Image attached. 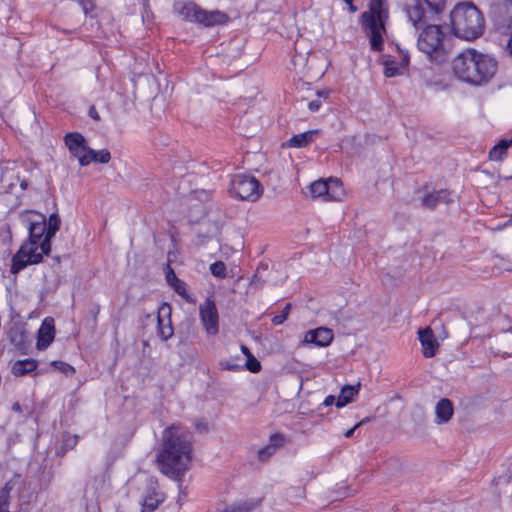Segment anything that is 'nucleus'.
I'll return each mask as SVG.
<instances>
[{
    "instance_id": "nucleus-9",
    "label": "nucleus",
    "mask_w": 512,
    "mask_h": 512,
    "mask_svg": "<svg viewBox=\"0 0 512 512\" xmlns=\"http://www.w3.org/2000/svg\"><path fill=\"white\" fill-rule=\"evenodd\" d=\"M43 255L46 254L40 249V244L27 243L22 245L12 258L11 272L18 273L28 265L40 263Z\"/></svg>"
},
{
    "instance_id": "nucleus-31",
    "label": "nucleus",
    "mask_w": 512,
    "mask_h": 512,
    "mask_svg": "<svg viewBox=\"0 0 512 512\" xmlns=\"http://www.w3.org/2000/svg\"><path fill=\"white\" fill-rule=\"evenodd\" d=\"M285 444V437L281 433H275L270 436L269 446L273 447L274 450L277 451L278 448L282 447Z\"/></svg>"
},
{
    "instance_id": "nucleus-27",
    "label": "nucleus",
    "mask_w": 512,
    "mask_h": 512,
    "mask_svg": "<svg viewBox=\"0 0 512 512\" xmlns=\"http://www.w3.org/2000/svg\"><path fill=\"white\" fill-rule=\"evenodd\" d=\"M51 365L57 369L58 371L62 372L66 376H72L75 373V369L70 364L63 362V361H53Z\"/></svg>"
},
{
    "instance_id": "nucleus-21",
    "label": "nucleus",
    "mask_w": 512,
    "mask_h": 512,
    "mask_svg": "<svg viewBox=\"0 0 512 512\" xmlns=\"http://www.w3.org/2000/svg\"><path fill=\"white\" fill-rule=\"evenodd\" d=\"M37 365L38 363L35 359L18 360L12 365V373L16 377H21L36 370Z\"/></svg>"
},
{
    "instance_id": "nucleus-13",
    "label": "nucleus",
    "mask_w": 512,
    "mask_h": 512,
    "mask_svg": "<svg viewBox=\"0 0 512 512\" xmlns=\"http://www.w3.org/2000/svg\"><path fill=\"white\" fill-rule=\"evenodd\" d=\"M170 304L164 302L158 308L157 313V335L162 341H167L174 335V329L171 322Z\"/></svg>"
},
{
    "instance_id": "nucleus-49",
    "label": "nucleus",
    "mask_w": 512,
    "mask_h": 512,
    "mask_svg": "<svg viewBox=\"0 0 512 512\" xmlns=\"http://www.w3.org/2000/svg\"><path fill=\"white\" fill-rule=\"evenodd\" d=\"M317 95L319 98H327L329 95V91L328 90L318 91Z\"/></svg>"
},
{
    "instance_id": "nucleus-45",
    "label": "nucleus",
    "mask_w": 512,
    "mask_h": 512,
    "mask_svg": "<svg viewBox=\"0 0 512 512\" xmlns=\"http://www.w3.org/2000/svg\"><path fill=\"white\" fill-rule=\"evenodd\" d=\"M497 145H499V148L502 150L507 151L508 147L511 146L512 143L509 142V139H502Z\"/></svg>"
},
{
    "instance_id": "nucleus-48",
    "label": "nucleus",
    "mask_w": 512,
    "mask_h": 512,
    "mask_svg": "<svg viewBox=\"0 0 512 512\" xmlns=\"http://www.w3.org/2000/svg\"><path fill=\"white\" fill-rule=\"evenodd\" d=\"M240 349H241L242 353H243L247 358H250V356H251V354H252V353H251V351L249 350V348H248L247 346H245V345H241Z\"/></svg>"
},
{
    "instance_id": "nucleus-52",
    "label": "nucleus",
    "mask_w": 512,
    "mask_h": 512,
    "mask_svg": "<svg viewBox=\"0 0 512 512\" xmlns=\"http://www.w3.org/2000/svg\"><path fill=\"white\" fill-rule=\"evenodd\" d=\"M10 340H11L12 343L16 342V337L14 336V331L13 330L10 332Z\"/></svg>"
},
{
    "instance_id": "nucleus-12",
    "label": "nucleus",
    "mask_w": 512,
    "mask_h": 512,
    "mask_svg": "<svg viewBox=\"0 0 512 512\" xmlns=\"http://www.w3.org/2000/svg\"><path fill=\"white\" fill-rule=\"evenodd\" d=\"M65 144L70 153L78 159L81 166L88 165L89 147L85 138L78 132H70L65 135Z\"/></svg>"
},
{
    "instance_id": "nucleus-46",
    "label": "nucleus",
    "mask_w": 512,
    "mask_h": 512,
    "mask_svg": "<svg viewBox=\"0 0 512 512\" xmlns=\"http://www.w3.org/2000/svg\"><path fill=\"white\" fill-rule=\"evenodd\" d=\"M268 266L266 264H261L256 271L255 277L261 278L262 277V270H267Z\"/></svg>"
},
{
    "instance_id": "nucleus-44",
    "label": "nucleus",
    "mask_w": 512,
    "mask_h": 512,
    "mask_svg": "<svg viewBox=\"0 0 512 512\" xmlns=\"http://www.w3.org/2000/svg\"><path fill=\"white\" fill-rule=\"evenodd\" d=\"M89 116H90L92 119L96 120V121H99V120H100L99 113L97 112V110H96L95 106H91V107L89 108Z\"/></svg>"
},
{
    "instance_id": "nucleus-1",
    "label": "nucleus",
    "mask_w": 512,
    "mask_h": 512,
    "mask_svg": "<svg viewBox=\"0 0 512 512\" xmlns=\"http://www.w3.org/2000/svg\"><path fill=\"white\" fill-rule=\"evenodd\" d=\"M192 441L189 434L179 433L172 428L166 431L162 449L157 456L160 471L181 481L192 461Z\"/></svg>"
},
{
    "instance_id": "nucleus-59",
    "label": "nucleus",
    "mask_w": 512,
    "mask_h": 512,
    "mask_svg": "<svg viewBox=\"0 0 512 512\" xmlns=\"http://www.w3.org/2000/svg\"><path fill=\"white\" fill-rule=\"evenodd\" d=\"M509 142L512 143V137L509 139Z\"/></svg>"
},
{
    "instance_id": "nucleus-28",
    "label": "nucleus",
    "mask_w": 512,
    "mask_h": 512,
    "mask_svg": "<svg viewBox=\"0 0 512 512\" xmlns=\"http://www.w3.org/2000/svg\"><path fill=\"white\" fill-rule=\"evenodd\" d=\"M173 290L186 301H191L187 291V285L181 279L171 286Z\"/></svg>"
},
{
    "instance_id": "nucleus-18",
    "label": "nucleus",
    "mask_w": 512,
    "mask_h": 512,
    "mask_svg": "<svg viewBox=\"0 0 512 512\" xmlns=\"http://www.w3.org/2000/svg\"><path fill=\"white\" fill-rule=\"evenodd\" d=\"M419 340L422 345L423 355L426 358L433 357L436 354L438 348V342L434 338L433 331L431 328L420 329Z\"/></svg>"
},
{
    "instance_id": "nucleus-15",
    "label": "nucleus",
    "mask_w": 512,
    "mask_h": 512,
    "mask_svg": "<svg viewBox=\"0 0 512 512\" xmlns=\"http://www.w3.org/2000/svg\"><path fill=\"white\" fill-rule=\"evenodd\" d=\"M333 331L326 327H319L315 330H309L305 334L304 341L312 343L319 347L328 346L333 340Z\"/></svg>"
},
{
    "instance_id": "nucleus-35",
    "label": "nucleus",
    "mask_w": 512,
    "mask_h": 512,
    "mask_svg": "<svg viewBox=\"0 0 512 512\" xmlns=\"http://www.w3.org/2000/svg\"><path fill=\"white\" fill-rule=\"evenodd\" d=\"M247 370L252 373H257L261 370L260 362L251 354L250 358H247V362L245 364Z\"/></svg>"
},
{
    "instance_id": "nucleus-14",
    "label": "nucleus",
    "mask_w": 512,
    "mask_h": 512,
    "mask_svg": "<svg viewBox=\"0 0 512 512\" xmlns=\"http://www.w3.org/2000/svg\"><path fill=\"white\" fill-rule=\"evenodd\" d=\"M55 337L54 319L46 317L38 330L37 334V348L45 350L50 346Z\"/></svg>"
},
{
    "instance_id": "nucleus-10",
    "label": "nucleus",
    "mask_w": 512,
    "mask_h": 512,
    "mask_svg": "<svg viewBox=\"0 0 512 512\" xmlns=\"http://www.w3.org/2000/svg\"><path fill=\"white\" fill-rule=\"evenodd\" d=\"M201 324L209 337L219 333V314L215 301L208 297L199 307Z\"/></svg>"
},
{
    "instance_id": "nucleus-50",
    "label": "nucleus",
    "mask_w": 512,
    "mask_h": 512,
    "mask_svg": "<svg viewBox=\"0 0 512 512\" xmlns=\"http://www.w3.org/2000/svg\"><path fill=\"white\" fill-rule=\"evenodd\" d=\"M346 4L349 6V11L352 12V13H355L358 10L357 6H355L353 4V2L346 3Z\"/></svg>"
},
{
    "instance_id": "nucleus-51",
    "label": "nucleus",
    "mask_w": 512,
    "mask_h": 512,
    "mask_svg": "<svg viewBox=\"0 0 512 512\" xmlns=\"http://www.w3.org/2000/svg\"><path fill=\"white\" fill-rule=\"evenodd\" d=\"M507 50H508L510 56L512 57V36H511V39L509 40V42L507 44Z\"/></svg>"
},
{
    "instance_id": "nucleus-2",
    "label": "nucleus",
    "mask_w": 512,
    "mask_h": 512,
    "mask_svg": "<svg viewBox=\"0 0 512 512\" xmlns=\"http://www.w3.org/2000/svg\"><path fill=\"white\" fill-rule=\"evenodd\" d=\"M451 67L455 77L460 81L482 86L496 75L498 63L493 56L468 48L453 59Z\"/></svg>"
},
{
    "instance_id": "nucleus-37",
    "label": "nucleus",
    "mask_w": 512,
    "mask_h": 512,
    "mask_svg": "<svg viewBox=\"0 0 512 512\" xmlns=\"http://www.w3.org/2000/svg\"><path fill=\"white\" fill-rule=\"evenodd\" d=\"M506 154V150L499 148V145H495L489 152V158L493 161H501Z\"/></svg>"
},
{
    "instance_id": "nucleus-4",
    "label": "nucleus",
    "mask_w": 512,
    "mask_h": 512,
    "mask_svg": "<svg viewBox=\"0 0 512 512\" xmlns=\"http://www.w3.org/2000/svg\"><path fill=\"white\" fill-rule=\"evenodd\" d=\"M417 47L426 54L431 69L445 74L448 50L445 47V33L441 25H426L418 36Z\"/></svg>"
},
{
    "instance_id": "nucleus-42",
    "label": "nucleus",
    "mask_w": 512,
    "mask_h": 512,
    "mask_svg": "<svg viewBox=\"0 0 512 512\" xmlns=\"http://www.w3.org/2000/svg\"><path fill=\"white\" fill-rule=\"evenodd\" d=\"M364 422H365V420H361L360 422H358L354 427H352L351 429L347 430V431L345 432L344 436H345L346 438H350V437H352V436H353V434H354V432H355V430H356L357 428H359L361 425H363V424H364Z\"/></svg>"
},
{
    "instance_id": "nucleus-53",
    "label": "nucleus",
    "mask_w": 512,
    "mask_h": 512,
    "mask_svg": "<svg viewBox=\"0 0 512 512\" xmlns=\"http://www.w3.org/2000/svg\"><path fill=\"white\" fill-rule=\"evenodd\" d=\"M13 410H15V411H20V410H21L20 405H19L18 403H15V404L13 405Z\"/></svg>"
},
{
    "instance_id": "nucleus-23",
    "label": "nucleus",
    "mask_w": 512,
    "mask_h": 512,
    "mask_svg": "<svg viewBox=\"0 0 512 512\" xmlns=\"http://www.w3.org/2000/svg\"><path fill=\"white\" fill-rule=\"evenodd\" d=\"M88 153V164H90L91 162L106 164L111 160V154L107 149L96 151L90 148Z\"/></svg>"
},
{
    "instance_id": "nucleus-6",
    "label": "nucleus",
    "mask_w": 512,
    "mask_h": 512,
    "mask_svg": "<svg viewBox=\"0 0 512 512\" xmlns=\"http://www.w3.org/2000/svg\"><path fill=\"white\" fill-rule=\"evenodd\" d=\"M229 192L234 198L253 202L259 199L263 190L254 176L240 173L232 177Z\"/></svg>"
},
{
    "instance_id": "nucleus-24",
    "label": "nucleus",
    "mask_w": 512,
    "mask_h": 512,
    "mask_svg": "<svg viewBox=\"0 0 512 512\" xmlns=\"http://www.w3.org/2000/svg\"><path fill=\"white\" fill-rule=\"evenodd\" d=\"M436 422L446 423L448 422V398H442L435 407Z\"/></svg>"
},
{
    "instance_id": "nucleus-34",
    "label": "nucleus",
    "mask_w": 512,
    "mask_h": 512,
    "mask_svg": "<svg viewBox=\"0 0 512 512\" xmlns=\"http://www.w3.org/2000/svg\"><path fill=\"white\" fill-rule=\"evenodd\" d=\"M63 448L65 451L73 449L77 443H78V436L77 435H71V434H64L63 435Z\"/></svg>"
},
{
    "instance_id": "nucleus-11",
    "label": "nucleus",
    "mask_w": 512,
    "mask_h": 512,
    "mask_svg": "<svg viewBox=\"0 0 512 512\" xmlns=\"http://www.w3.org/2000/svg\"><path fill=\"white\" fill-rule=\"evenodd\" d=\"M309 189L314 198L323 197L325 200L339 201L344 195L342 184L338 179L317 180L310 184Z\"/></svg>"
},
{
    "instance_id": "nucleus-43",
    "label": "nucleus",
    "mask_w": 512,
    "mask_h": 512,
    "mask_svg": "<svg viewBox=\"0 0 512 512\" xmlns=\"http://www.w3.org/2000/svg\"><path fill=\"white\" fill-rule=\"evenodd\" d=\"M409 54L408 53H405L402 55V58H401V61L399 63L400 67L402 68V70L404 71L408 65H409Z\"/></svg>"
},
{
    "instance_id": "nucleus-57",
    "label": "nucleus",
    "mask_w": 512,
    "mask_h": 512,
    "mask_svg": "<svg viewBox=\"0 0 512 512\" xmlns=\"http://www.w3.org/2000/svg\"><path fill=\"white\" fill-rule=\"evenodd\" d=\"M345 3L353 2V0H343Z\"/></svg>"
},
{
    "instance_id": "nucleus-56",
    "label": "nucleus",
    "mask_w": 512,
    "mask_h": 512,
    "mask_svg": "<svg viewBox=\"0 0 512 512\" xmlns=\"http://www.w3.org/2000/svg\"><path fill=\"white\" fill-rule=\"evenodd\" d=\"M449 415H450V418H451V417H452V415H453V408H452V406H451V405H450V412H449Z\"/></svg>"
},
{
    "instance_id": "nucleus-29",
    "label": "nucleus",
    "mask_w": 512,
    "mask_h": 512,
    "mask_svg": "<svg viewBox=\"0 0 512 512\" xmlns=\"http://www.w3.org/2000/svg\"><path fill=\"white\" fill-rule=\"evenodd\" d=\"M427 86L430 87L433 91L438 92L446 89L447 82L445 78L436 79L431 77L427 80Z\"/></svg>"
},
{
    "instance_id": "nucleus-22",
    "label": "nucleus",
    "mask_w": 512,
    "mask_h": 512,
    "mask_svg": "<svg viewBox=\"0 0 512 512\" xmlns=\"http://www.w3.org/2000/svg\"><path fill=\"white\" fill-rule=\"evenodd\" d=\"M258 504L255 500H245L230 505L223 512H251Z\"/></svg>"
},
{
    "instance_id": "nucleus-54",
    "label": "nucleus",
    "mask_w": 512,
    "mask_h": 512,
    "mask_svg": "<svg viewBox=\"0 0 512 512\" xmlns=\"http://www.w3.org/2000/svg\"><path fill=\"white\" fill-rule=\"evenodd\" d=\"M20 186H21L22 189H26L27 188V182L26 181H22Z\"/></svg>"
},
{
    "instance_id": "nucleus-30",
    "label": "nucleus",
    "mask_w": 512,
    "mask_h": 512,
    "mask_svg": "<svg viewBox=\"0 0 512 512\" xmlns=\"http://www.w3.org/2000/svg\"><path fill=\"white\" fill-rule=\"evenodd\" d=\"M210 271L214 276L217 277H225L226 275V266L222 261H216L211 264Z\"/></svg>"
},
{
    "instance_id": "nucleus-38",
    "label": "nucleus",
    "mask_w": 512,
    "mask_h": 512,
    "mask_svg": "<svg viewBox=\"0 0 512 512\" xmlns=\"http://www.w3.org/2000/svg\"><path fill=\"white\" fill-rule=\"evenodd\" d=\"M165 278L167 283L172 286L180 279L176 276L174 270L172 269L171 265L168 263L165 267Z\"/></svg>"
},
{
    "instance_id": "nucleus-5",
    "label": "nucleus",
    "mask_w": 512,
    "mask_h": 512,
    "mask_svg": "<svg viewBox=\"0 0 512 512\" xmlns=\"http://www.w3.org/2000/svg\"><path fill=\"white\" fill-rule=\"evenodd\" d=\"M388 19L387 0H370L369 10L361 14L360 23L363 30L367 32L372 51L381 52L383 50V35L386 33Z\"/></svg>"
},
{
    "instance_id": "nucleus-25",
    "label": "nucleus",
    "mask_w": 512,
    "mask_h": 512,
    "mask_svg": "<svg viewBox=\"0 0 512 512\" xmlns=\"http://www.w3.org/2000/svg\"><path fill=\"white\" fill-rule=\"evenodd\" d=\"M442 191L427 194L422 197V206L428 209H434L438 203L444 202V198L441 196Z\"/></svg>"
},
{
    "instance_id": "nucleus-40",
    "label": "nucleus",
    "mask_w": 512,
    "mask_h": 512,
    "mask_svg": "<svg viewBox=\"0 0 512 512\" xmlns=\"http://www.w3.org/2000/svg\"><path fill=\"white\" fill-rule=\"evenodd\" d=\"M79 4L82 7L85 14H88L90 11L94 9V4L92 0H79Z\"/></svg>"
},
{
    "instance_id": "nucleus-47",
    "label": "nucleus",
    "mask_w": 512,
    "mask_h": 512,
    "mask_svg": "<svg viewBox=\"0 0 512 512\" xmlns=\"http://www.w3.org/2000/svg\"><path fill=\"white\" fill-rule=\"evenodd\" d=\"M334 402H335V397H334L333 395H328V396L325 398V400H324L323 404H324L325 406H330V405H332Z\"/></svg>"
},
{
    "instance_id": "nucleus-33",
    "label": "nucleus",
    "mask_w": 512,
    "mask_h": 512,
    "mask_svg": "<svg viewBox=\"0 0 512 512\" xmlns=\"http://www.w3.org/2000/svg\"><path fill=\"white\" fill-rule=\"evenodd\" d=\"M275 452H276V450H274L273 447L266 445V446L262 447L261 449H259L258 459L261 462H266L275 454Z\"/></svg>"
},
{
    "instance_id": "nucleus-32",
    "label": "nucleus",
    "mask_w": 512,
    "mask_h": 512,
    "mask_svg": "<svg viewBox=\"0 0 512 512\" xmlns=\"http://www.w3.org/2000/svg\"><path fill=\"white\" fill-rule=\"evenodd\" d=\"M290 309H291V304L290 303H287L284 307V309L282 310V312L278 315H275L273 318H272V323L274 325H281L285 322V320L287 319L288 315H289V312H290Z\"/></svg>"
},
{
    "instance_id": "nucleus-58",
    "label": "nucleus",
    "mask_w": 512,
    "mask_h": 512,
    "mask_svg": "<svg viewBox=\"0 0 512 512\" xmlns=\"http://www.w3.org/2000/svg\"><path fill=\"white\" fill-rule=\"evenodd\" d=\"M364 420H365V422H364V423H366V422H369V421H370V418H365Z\"/></svg>"
},
{
    "instance_id": "nucleus-7",
    "label": "nucleus",
    "mask_w": 512,
    "mask_h": 512,
    "mask_svg": "<svg viewBox=\"0 0 512 512\" xmlns=\"http://www.w3.org/2000/svg\"><path fill=\"white\" fill-rule=\"evenodd\" d=\"M182 13L187 18L196 21L200 24H203L207 27L224 24L229 19L227 14L222 11H207L193 3L184 5Z\"/></svg>"
},
{
    "instance_id": "nucleus-17",
    "label": "nucleus",
    "mask_w": 512,
    "mask_h": 512,
    "mask_svg": "<svg viewBox=\"0 0 512 512\" xmlns=\"http://www.w3.org/2000/svg\"><path fill=\"white\" fill-rule=\"evenodd\" d=\"M28 231H29V243L39 244L41 243V239L45 238L47 228H46V218L42 214H36V218L30 220L28 223Z\"/></svg>"
},
{
    "instance_id": "nucleus-20",
    "label": "nucleus",
    "mask_w": 512,
    "mask_h": 512,
    "mask_svg": "<svg viewBox=\"0 0 512 512\" xmlns=\"http://www.w3.org/2000/svg\"><path fill=\"white\" fill-rule=\"evenodd\" d=\"M360 389V383L357 385H345L342 387L340 395L337 398L336 406L342 408L354 400V397L358 395Z\"/></svg>"
},
{
    "instance_id": "nucleus-55",
    "label": "nucleus",
    "mask_w": 512,
    "mask_h": 512,
    "mask_svg": "<svg viewBox=\"0 0 512 512\" xmlns=\"http://www.w3.org/2000/svg\"><path fill=\"white\" fill-rule=\"evenodd\" d=\"M439 322H440V320H434V321L432 322V325L434 326V328H436V327H437V325H438V323H439Z\"/></svg>"
},
{
    "instance_id": "nucleus-16",
    "label": "nucleus",
    "mask_w": 512,
    "mask_h": 512,
    "mask_svg": "<svg viewBox=\"0 0 512 512\" xmlns=\"http://www.w3.org/2000/svg\"><path fill=\"white\" fill-rule=\"evenodd\" d=\"M61 226V219L57 213H52L48 221H46L47 232L45 238L40 243V249L48 255L51 252V240L59 231Z\"/></svg>"
},
{
    "instance_id": "nucleus-26",
    "label": "nucleus",
    "mask_w": 512,
    "mask_h": 512,
    "mask_svg": "<svg viewBox=\"0 0 512 512\" xmlns=\"http://www.w3.org/2000/svg\"><path fill=\"white\" fill-rule=\"evenodd\" d=\"M403 74V70L400 67L399 63L394 60H386L384 62V75L386 77H395L397 75Z\"/></svg>"
},
{
    "instance_id": "nucleus-19",
    "label": "nucleus",
    "mask_w": 512,
    "mask_h": 512,
    "mask_svg": "<svg viewBox=\"0 0 512 512\" xmlns=\"http://www.w3.org/2000/svg\"><path fill=\"white\" fill-rule=\"evenodd\" d=\"M319 130H308L306 132L292 136L288 142V147L302 148L309 145L318 135Z\"/></svg>"
},
{
    "instance_id": "nucleus-3",
    "label": "nucleus",
    "mask_w": 512,
    "mask_h": 512,
    "mask_svg": "<svg viewBox=\"0 0 512 512\" xmlns=\"http://www.w3.org/2000/svg\"><path fill=\"white\" fill-rule=\"evenodd\" d=\"M484 28L483 14L473 2H459L450 11V30L458 38L474 40L483 34Z\"/></svg>"
},
{
    "instance_id": "nucleus-41",
    "label": "nucleus",
    "mask_w": 512,
    "mask_h": 512,
    "mask_svg": "<svg viewBox=\"0 0 512 512\" xmlns=\"http://www.w3.org/2000/svg\"><path fill=\"white\" fill-rule=\"evenodd\" d=\"M322 102L320 99L312 100L308 103V108L311 112H317L321 107Z\"/></svg>"
},
{
    "instance_id": "nucleus-36",
    "label": "nucleus",
    "mask_w": 512,
    "mask_h": 512,
    "mask_svg": "<svg viewBox=\"0 0 512 512\" xmlns=\"http://www.w3.org/2000/svg\"><path fill=\"white\" fill-rule=\"evenodd\" d=\"M219 365L223 370L228 371H238L243 368L242 365L232 360H221Z\"/></svg>"
},
{
    "instance_id": "nucleus-39",
    "label": "nucleus",
    "mask_w": 512,
    "mask_h": 512,
    "mask_svg": "<svg viewBox=\"0 0 512 512\" xmlns=\"http://www.w3.org/2000/svg\"><path fill=\"white\" fill-rule=\"evenodd\" d=\"M193 425L200 433H207L209 431V425L204 419H195Z\"/></svg>"
},
{
    "instance_id": "nucleus-8",
    "label": "nucleus",
    "mask_w": 512,
    "mask_h": 512,
    "mask_svg": "<svg viewBox=\"0 0 512 512\" xmlns=\"http://www.w3.org/2000/svg\"><path fill=\"white\" fill-rule=\"evenodd\" d=\"M165 494L159 489L158 480L147 476L143 482L140 505L141 512H154L165 501Z\"/></svg>"
}]
</instances>
